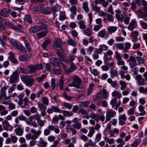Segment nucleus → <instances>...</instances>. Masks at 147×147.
<instances>
[{"label":"nucleus","mask_w":147,"mask_h":147,"mask_svg":"<svg viewBox=\"0 0 147 147\" xmlns=\"http://www.w3.org/2000/svg\"><path fill=\"white\" fill-rule=\"evenodd\" d=\"M113 51L110 50H109L104 53V57H106L107 58L108 57V56H109V58L111 59L112 57L111 56L113 55Z\"/></svg>","instance_id":"nucleus-52"},{"label":"nucleus","mask_w":147,"mask_h":147,"mask_svg":"<svg viewBox=\"0 0 147 147\" xmlns=\"http://www.w3.org/2000/svg\"><path fill=\"white\" fill-rule=\"evenodd\" d=\"M92 8L94 11H95L96 12H98L100 10V7H98L96 4L92 3L91 4Z\"/></svg>","instance_id":"nucleus-57"},{"label":"nucleus","mask_w":147,"mask_h":147,"mask_svg":"<svg viewBox=\"0 0 147 147\" xmlns=\"http://www.w3.org/2000/svg\"><path fill=\"white\" fill-rule=\"evenodd\" d=\"M78 23L80 28L82 29H84L85 28L86 26L85 25V23L84 21L82 20L78 22Z\"/></svg>","instance_id":"nucleus-54"},{"label":"nucleus","mask_w":147,"mask_h":147,"mask_svg":"<svg viewBox=\"0 0 147 147\" xmlns=\"http://www.w3.org/2000/svg\"><path fill=\"white\" fill-rule=\"evenodd\" d=\"M61 113H62L63 115L65 117H71L72 116L74 113L72 111H68L67 110H62L61 111Z\"/></svg>","instance_id":"nucleus-23"},{"label":"nucleus","mask_w":147,"mask_h":147,"mask_svg":"<svg viewBox=\"0 0 147 147\" xmlns=\"http://www.w3.org/2000/svg\"><path fill=\"white\" fill-rule=\"evenodd\" d=\"M67 43L74 47L77 45V42L72 39L71 38L67 40Z\"/></svg>","instance_id":"nucleus-37"},{"label":"nucleus","mask_w":147,"mask_h":147,"mask_svg":"<svg viewBox=\"0 0 147 147\" xmlns=\"http://www.w3.org/2000/svg\"><path fill=\"white\" fill-rule=\"evenodd\" d=\"M48 33L47 30H45L44 31H41L36 34V36L37 37L40 38L45 36Z\"/></svg>","instance_id":"nucleus-29"},{"label":"nucleus","mask_w":147,"mask_h":147,"mask_svg":"<svg viewBox=\"0 0 147 147\" xmlns=\"http://www.w3.org/2000/svg\"><path fill=\"white\" fill-rule=\"evenodd\" d=\"M119 83L121 86L120 87L121 90H125L126 89L127 86V84L126 83L122 80H120L119 81Z\"/></svg>","instance_id":"nucleus-44"},{"label":"nucleus","mask_w":147,"mask_h":147,"mask_svg":"<svg viewBox=\"0 0 147 147\" xmlns=\"http://www.w3.org/2000/svg\"><path fill=\"white\" fill-rule=\"evenodd\" d=\"M60 9V6L58 5H56L52 7L51 11L53 14H54L57 11H59Z\"/></svg>","instance_id":"nucleus-26"},{"label":"nucleus","mask_w":147,"mask_h":147,"mask_svg":"<svg viewBox=\"0 0 147 147\" xmlns=\"http://www.w3.org/2000/svg\"><path fill=\"white\" fill-rule=\"evenodd\" d=\"M110 104L112 105L113 108L115 107V110H117L118 107L120 106L121 103L120 101L118 102L116 98H115L112 99L110 101Z\"/></svg>","instance_id":"nucleus-9"},{"label":"nucleus","mask_w":147,"mask_h":147,"mask_svg":"<svg viewBox=\"0 0 147 147\" xmlns=\"http://www.w3.org/2000/svg\"><path fill=\"white\" fill-rule=\"evenodd\" d=\"M137 26V22L135 19L131 20L127 27L128 29L130 30H133Z\"/></svg>","instance_id":"nucleus-16"},{"label":"nucleus","mask_w":147,"mask_h":147,"mask_svg":"<svg viewBox=\"0 0 147 147\" xmlns=\"http://www.w3.org/2000/svg\"><path fill=\"white\" fill-rule=\"evenodd\" d=\"M62 59L65 63H68L74 60V56H70L68 59H65V57L64 56L63 57V58H62Z\"/></svg>","instance_id":"nucleus-34"},{"label":"nucleus","mask_w":147,"mask_h":147,"mask_svg":"<svg viewBox=\"0 0 147 147\" xmlns=\"http://www.w3.org/2000/svg\"><path fill=\"white\" fill-rule=\"evenodd\" d=\"M95 144H94L91 140H89L88 143H86L84 145V147H88L89 146H94Z\"/></svg>","instance_id":"nucleus-64"},{"label":"nucleus","mask_w":147,"mask_h":147,"mask_svg":"<svg viewBox=\"0 0 147 147\" xmlns=\"http://www.w3.org/2000/svg\"><path fill=\"white\" fill-rule=\"evenodd\" d=\"M112 95L113 97H116L117 98H120L121 97V94L117 90L114 91L112 93Z\"/></svg>","instance_id":"nucleus-38"},{"label":"nucleus","mask_w":147,"mask_h":147,"mask_svg":"<svg viewBox=\"0 0 147 147\" xmlns=\"http://www.w3.org/2000/svg\"><path fill=\"white\" fill-rule=\"evenodd\" d=\"M116 18L118 21L122 22L124 18V16L122 14L120 9H117L115 11Z\"/></svg>","instance_id":"nucleus-7"},{"label":"nucleus","mask_w":147,"mask_h":147,"mask_svg":"<svg viewBox=\"0 0 147 147\" xmlns=\"http://www.w3.org/2000/svg\"><path fill=\"white\" fill-rule=\"evenodd\" d=\"M38 106L39 109L40 111H41L40 115L42 117H44L46 115V111L47 109V107L45 105L42 103L38 102Z\"/></svg>","instance_id":"nucleus-6"},{"label":"nucleus","mask_w":147,"mask_h":147,"mask_svg":"<svg viewBox=\"0 0 147 147\" xmlns=\"http://www.w3.org/2000/svg\"><path fill=\"white\" fill-rule=\"evenodd\" d=\"M31 131L32 133L34 134L32 135L31 139L34 140L38 138V136L40 134L41 131L40 130H38L36 131L33 129H31Z\"/></svg>","instance_id":"nucleus-10"},{"label":"nucleus","mask_w":147,"mask_h":147,"mask_svg":"<svg viewBox=\"0 0 147 147\" xmlns=\"http://www.w3.org/2000/svg\"><path fill=\"white\" fill-rule=\"evenodd\" d=\"M50 62L52 64H60L61 60L58 58L53 57L51 59Z\"/></svg>","instance_id":"nucleus-30"},{"label":"nucleus","mask_w":147,"mask_h":147,"mask_svg":"<svg viewBox=\"0 0 147 147\" xmlns=\"http://www.w3.org/2000/svg\"><path fill=\"white\" fill-rule=\"evenodd\" d=\"M42 28L40 26H37L34 27H31L29 30L30 33H33L36 32L41 30Z\"/></svg>","instance_id":"nucleus-18"},{"label":"nucleus","mask_w":147,"mask_h":147,"mask_svg":"<svg viewBox=\"0 0 147 147\" xmlns=\"http://www.w3.org/2000/svg\"><path fill=\"white\" fill-rule=\"evenodd\" d=\"M139 90L140 93L147 94V87L144 88L142 86L140 87L139 88Z\"/></svg>","instance_id":"nucleus-59"},{"label":"nucleus","mask_w":147,"mask_h":147,"mask_svg":"<svg viewBox=\"0 0 147 147\" xmlns=\"http://www.w3.org/2000/svg\"><path fill=\"white\" fill-rule=\"evenodd\" d=\"M4 23L5 26H8L9 28L13 30L14 26L13 24L10 23L8 21L4 22Z\"/></svg>","instance_id":"nucleus-63"},{"label":"nucleus","mask_w":147,"mask_h":147,"mask_svg":"<svg viewBox=\"0 0 147 147\" xmlns=\"http://www.w3.org/2000/svg\"><path fill=\"white\" fill-rule=\"evenodd\" d=\"M21 79L26 86L29 87L31 86L35 81L33 78L28 75H22Z\"/></svg>","instance_id":"nucleus-2"},{"label":"nucleus","mask_w":147,"mask_h":147,"mask_svg":"<svg viewBox=\"0 0 147 147\" xmlns=\"http://www.w3.org/2000/svg\"><path fill=\"white\" fill-rule=\"evenodd\" d=\"M117 29V28L116 26H111L107 28L108 33H111L115 32Z\"/></svg>","instance_id":"nucleus-31"},{"label":"nucleus","mask_w":147,"mask_h":147,"mask_svg":"<svg viewBox=\"0 0 147 147\" xmlns=\"http://www.w3.org/2000/svg\"><path fill=\"white\" fill-rule=\"evenodd\" d=\"M13 30L14 31L18 32H24V27L20 24H18L16 26L14 25Z\"/></svg>","instance_id":"nucleus-12"},{"label":"nucleus","mask_w":147,"mask_h":147,"mask_svg":"<svg viewBox=\"0 0 147 147\" xmlns=\"http://www.w3.org/2000/svg\"><path fill=\"white\" fill-rule=\"evenodd\" d=\"M25 21L30 24H31L33 22L31 20V16L30 15L27 14L24 17Z\"/></svg>","instance_id":"nucleus-47"},{"label":"nucleus","mask_w":147,"mask_h":147,"mask_svg":"<svg viewBox=\"0 0 147 147\" xmlns=\"http://www.w3.org/2000/svg\"><path fill=\"white\" fill-rule=\"evenodd\" d=\"M16 135L19 136H22L23 133V129L20 127H17L14 130Z\"/></svg>","instance_id":"nucleus-28"},{"label":"nucleus","mask_w":147,"mask_h":147,"mask_svg":"<svg viewBox=\"0 0 147 147\" xmlns=\"http://www.w3.org/2000/svg\"><path fill=\"white\" fill-rule=\"evenodd\" d=\"M95 133V130H94V127H91L89 128V131L88 134V136L89 137L91 138L93 136Z\"/></svg>","instance_id":"nucleus-48"},{"label":"nucleus","mask_w":147,"mask_h":147,"mask_svg":"<svg viewBox=\"0 0 147 147\" xmlns=\"http://www.w3.org/2000/svg\"><path fill=\"white\" fill-rule=\"evenodd\" d=\"M22 39L24 42L25 46L28 51L30 52L31 51V49L28 41L25 38L22 37Z\"/></svg>","instance_id":"nucleus-25"},{"label":"nucleus","mask_w":147,"mask_h":147,"mask_svg":"<svg viewBox=\"0 0 147 147\" xmlns=\"http://www.w3.org/2000/svg\"><path fill=\"white\" fill-rule=\"evenodd\" d=\"M7 89V88L6 86H4L2 87L0 90V95H1L4 98H5L6 96V93L5 92V91Z\"/></svg>","instance_id":"nucleus-39"},{"label":"nucleus","mask_w":147,"mask_h":147,"mask_svg":"<svg viewBox=\"0 0 147 147\" xmlns=\"http://www.w3.org/2000/svg\"><path fill=\"white\" fill-rule=\"evenodd\" d=\"M41 100L43 104L46 106L48 105L49 102L48 98L47 97L43 96L41 98Z\"/></svg>","instance_id":"nucleus-49"},{"label":"nucleus","mask_w":147,"mask_h":147,"mask_svg":"<svg viewBox=\"0 0 147 147\" xmlns=\"http://www.w3.org/2000/svg\"><path fill=\"white\" fill-rule=\"evenodd\" d=\"M107 81L109 83L111 84V85L113 87L116 88L118 84L117 81H113L111 78L108 79Z\"/></svg>","instance_id":"nucleus-35"},{"label":"nucleus","mask_w":147,"mask_h":147,"mask_svg":"<svg viewBox=\"0 0 147 147\" xmlns=\"http://www.w3.org/2000/svg\"><path fill=\"white\" fill-rule=\"evenodd\" d=\"M142 5L143 6L137 10L138 13L140 17L147 22V1L145 0H141Z\"/></svg>","instance_id":"nucleus-1"},{"label":"nucleus","mask_w":147,"mask_h":147,"mask_svg":"<svg viewBox=\"0 0 147 147\" xmlns=\"http://www.w3.org/2000/svg\"><path fill=\"white\" fill-rule=\"evenodd\" d=\"M62 104H63V106L65 108L69 110L71 109L73 107V105L72 104H69L67 102H63Z\"/></svg>","instance_id":"nucleus-41"},{"label":"nucleus","mask_w":147,"mask_h":147,"mask_svg":"<svg viewBox=\"0 0 147 147\" xmlns=\"http://www.w3.org/2000/svg\"><path fill=\"white\" fill-rule=\"evenodd\" d=\"M59 65H52V70L53 71L54 73L56 75L60 74L62 72V70L59 68Z\"/></svg>","instance_id":"nucleus-15"},{"label":"nucleus","mask_w":147,"mask_h":147,"mask_svg":"<svg viewBox=\"0 0 147 147\" xmlns=\"http://www.w3.org/2000/svg\"><path fill=\"white\" fill-rule=\"evenodd\" d=\"M106 33V31L105 29L100 31L97 34V36L99 37L103 38L105 37Z\"/></svg>","instance_id":"nucleus-46"},{"label":"nucleus","mask_w":147,"mask_h":147,"mask_svg":"<svg viewBox=\"0 0 147 147\" xmlns=\"http://www.w3.org/2000/svg\"><path fill=\"white\" fill-rule=\"evenodd\" d=\"M59 19L61 20H64L66 19L65 13V11L60 12Z\"/></svg>","instance_id":"nucleus-56"},{"label":"nucleus","mask_w":147,"mask_h":147,"mask_svg":"<svg viewBox=\"0 0 147 147\" xmlns=\"http://www.w3.org/2000/svg\"><path fill=\"white\" fill-rule=\"evenodd\" d=\"M71 13L74 14H76L77 8L74 5L72 6L69 9Z\"/></svg>","instance_id":"nucleus-62"},{"label":"nucleus","mask_w":147,"mask_h":147,"mask_svg":"<svg viewBox=\"0 0 147 147\" xmlns=\"http://www.w3.org/2000/svg\"><path fill=\"white\" fill-rule=\"evenodd\" d=\"M63 43L61 40L60 39H57L55 40L53 42V47L54 48H60L61 47Z\"/></svg>","instance_id":"nucleus-17"},{"label":"nucleus","mask_w":147,"mask_h":147,"mask_svg":"<svg viewBox=\"0 0 147 147\" xmlns=\"http://www.w3.org/2000/svg\"><path fill=\"white\" fill-rule=\"evenodd\" d=\"M2 123L4 129L7 131H9V127L10 126V124L8 121L5 120L3 121Z\"/></svg>","instance_id":"nucleus-36"},{"label":"nucleus","mask_w":147,"mask_h":147,"mask_svg":"<svg viewBox=\"0 0 147 147\" xmlns=\"http://www.w3.org/2000/svg\"><path fill=\"white\" fill-rule=\"evenodd\" d=\"M42 13L45 14H49L51 13V12L49 10L48 7L44 8L42 10Z\"/></svg>","instance_id":"nucleus-55"},{"label":"nucleus","mask_w":147,"mask_h":147,"mask_svg":"<svg viewBox=\"0 0 147 147\" xmlns=\"http://www.w3.org/2000/svg\"><path fill=\"white\" fill-rule=\"evenodd\" d=\"M90 104V102L89 101H87L86 102L82 101L80 102L79 106L80 107H86Z\"/></svg>","instance_id":"nucleus-53"},{"label":"nucleus","mask_w":147,"mask_h":147,"mask_svg":"<svg viewBox=\"0 0 147 147\" xmlns=\"http://www.w3.org/2000/svg\"><path fill=\"white\" fill-rule=\"evenodd\" d=\"M10 41L12 45L18 49L22 45L20 42L14 40L13 39H11Z\"/></svg>","instance_id":"nucleus-24"},{"label":"nucleus","mask_w":147,"mask_h":147,"mask_svg":"<svg viewBox=\"0 0 147 147\" xmlns=\"http://www.w3.org/2000/svg\"><path fill=\"white\" fill-rule=\"evenodd\" d=\"M9 9L7 10L6 9L4 8L0 11V15L3 17H5L9 14Z\"/></svg>","instance_id":"nucleus-27"},{"label":"nucleus","mask_w":147,"mask_h":147,"mask_svg":"<svg viewBox=\"0 0 147 147\" xmlns=\"http://www.w3.org/2000/svg\"><path fill=\"white\" fill-rule=\"evenodd\" d=\"M63 67L64 68L66 71L67 74H69L71 72L74 71L77 68V67L75 65H71L69 69H67L65 68V65H62Z\"/></svg>","instance_id":"nucleus-20"},{"label":"nucleus","mask_w":147,"mask_h":147,"mask_svg":"<svg viewBox=\"0 0 147 147\" xmlns=\"http://www.w3.org/2000/svg\"><path fill=\"white\" fill-rule=\"evenodd\" d=\"M139 35V32L137 31H132L131 34V36L132 37V41L133 42H137L138 41V36Z\"/></svg>","instance_id":"nucleus-13"},{"label":"nucleus","mask_w":147,"mask_h":147,"mask_svg":"<svg viewBox=\"0 0 147 147\" xmlns=\"http://www.w3.org/2000/svg\"><path fill=\"white\" fill-rule=\"evenodd\" d=\"M91 118L94 119L97 122L99 121L100 115L98 114H95L94 113H92L90 114Z\"/></svg>","instance_id":"nucleus-33"},{"label":"nucleus","mask_w":147,"mask_h":147,"mask_svg":"<svg viewBox=\"0 0 147 147\" xmlns=\"http://www.w3.org/2000/svg\"><path fill=\"white\" fill-rule=\"evenodd\" d=\"M141 141V139L140 138L137 139L134 142L131 144L132 147H136L139 144Z\"/></svg>","instance_id":"nucleus-60"},{"label":"nucleus","mask_w":147,"mask_h":147,"mask_svg":"<svg viewBox=\"0 0 147 147\" xmlns=\"http://www.w3.org/2000/svg\"><path fill=\"white\" fill-rule=\"evenodd\" d=\"M126 119L127 117L125 114H123L120 115L119 117V124L122 125H124L126 123Z\"/></svg>","instance_id":"nucleus-14"},{"label":"nucleus","mask_w":147,"mask_h":147,"mask_svg":"<svg viewBox=\"0 0 147 147\" xmlns=\"http://www.w3.org/2000/svg\"><path fill=\"white\" fill-rule=\"evenodd\" d=\"M116 112L113 111H108L106 113V122L110 120L111 118L113 117Z\"/></svg>","instance_id":"nucleus-11"},{"label":"nucleus","mask_w":147,"mask_h":147,"mask_svg":"<svg viewBox=\"0 0 147 147\" xmlns=\"http://www.w3.org/2000/svg\"><path fill=\"white\" fill-rule=\"evenodd\" d=\"M116 141L117 143H119V144H118L117 146H116L115 145H113L110 147H123V146L125 144L124 141L121 138H119L116 140Z\"/></svg>","instance_id":"nucleus-19"},{"label":"nucleus","mask_w":147,"mask_h":147,"mask_svg":"<svg viewBox=\"0 0 147 147\" xmlns=\"http://www.w3.org/2000/svg\"><path fill=\"white\" fill-rule=\"evenodd\" d=\"M107 17V19H108V20L109 22H113L114 20V18L113 16L111 14H109V13L107 14L106 16Z\"/></svg>","instance_id":"nucleus-50"},{"label":"nucleus","mask_w":147,"mask_h":147,"mask_svg":"<svg viewBox=\"0 0 147 147\" xmlns=\"http://www.w3.org/2000/svg\"><path fill=\"white\" fill-rule=\"evenodd\" d=\"M5 109V106L0 105V114L1 116L6 115L8 113V111Z\"/></svg>","instance_id":"nucleus-21"},{"label":"nucleus","mask_w":147,"mask_h":147,"mask_svg":"<svg viewBox=\"0 0 147 147\" xmlns=\"http://www.w3.org/2000/svg\"><path fill=\"white\" fill-rule=\"evenodd\" d=\"M82 8L86 12H88L89 9L88 8V3L87 1H85L83 3Z\"/></svg>","instance_id":"nucleus-51"},{"label":"nucleus","mask_w":147,"mask_h":147,"mask_svg":"<svg viewBox=\"0 0 147 147\" xmlns=\"http://www.w3.org/2000/svg\"><path fill=\"white\" fill-rule=\"evenodd\" d=\"M83 33L86 36H90L92 34V29L89 28H86L83 30Z\"/></svg>","instance_id":"nucleus-40"},{"label":"nucleus","mask_w":147,"mask_h":147,"mask_svg":"<svg viewBox=\"0 0 147 147\" xmlns=\"http://www.w3.org/2000/svg\"><path fill=\"white\" fill-rule=\"evenodd\" d=\"M73 82L75 85L76 88L78 89H82L83 88L82 81L81 80L77 75H75L73 77Z\"/></svg>","instance_id":"nucleus-4"},{"label":"nucleus","mask_w":147,"mask_h":147,"mask_svg":"<svg viewBox=\"0 0 147 147\" xmlns=\"http://www.w3.org/2000/svg\"><path fill=\"white\" fill-rule=\"evenodd\" d=\"M135 79L139 86L144 85L146 83L144 80V78L141 75H137L135 76Z\"/></svg>","instance_id":"nucleus-8"},{"label":"nucleus","mask_w":147,"mask_h":147,"mask_svg":"<svg viewBox=\"0 0 147 147\" xmlns=\"http://www.w3.org/2000/svg\"><path fill=\"white\" fill-rule=\"evenodd\" d=\"M145 107L142 105H140L138 107V109L141 113L139 114L140 115H144L146 114V111L144 110Z\"/></svg>","instance_id":"nucleus-42"},{"label":"nucleus","mask_w":147,"mask_h":147,"mask_svg":"<svg viewBox=\"0 0 147 147\" xmlns=\"http://www.w3.org/2000/svg\"><path fill=\"white\" fill-rule=\"evenodd\" d=\"M19 73L17 71H16L13 72L10 76L9 82L10 84L17 83L19 81Z\"/></svg>","instance_id":"nucleus-5"},{"label":"nucleus","mask_w":147,"mask_h":147,"mask_svg":"<svg viewBox=\"0 0 147 147\" xmlns=\"http://www.w3.org/2000/svg\"><path fill=\"white\" fill-rule=\"evenodd\" d=\"M28 67L29 68V72L30 74H32L35 72L37 69V68L36 65H30L28 66Z\"/></svg>","instance_id":"nucleus-32"},{"label":"nucleus","mask_w":147,"mask_h":147,"mask_svg":"<svg viewBox=\"0 0 147 147\" xmlns=\"http://www.w3.org/2000/svg\"><path fill=\"white\" fill-rule=\"evenodd\" d=\"M31 55H30V56H27V55H23L20 56L19 57V60L20 61H23L27 60L28 58L31 56Z\"/></svg>","instance_id":"nucleus-43"},{"label":"nucleus","mask_w":147,"mask_h":147,"mask_svg":"<svg viewBox=\"0 0 147 147\" xmlns=\"http://www.w3.org/2000/svg\"><path fill=\"white\" fill-rule=\"evenodd\" d=\"M82 127L81 124L80 123H78L73 124L72 125H70L66 127V130L69 131H70L72 132L74 135H76L77 133L76 130L75 128L79 129Z\"/></svg>","instance_id":"nucleus-3"},{"label":"nucleus","mask_w":147,"mask_h":147,"mask_svg":"<svg viewBox=\"0 0 147 147\" xmlns=\"http://www.w3.org/2000/svg\"><path fill=\"white\" fill-rule=\"evenodd\" d=\"M140 23L142 28L144 29H147V23L143 20H140Z\"/></svg>","instance_id":"nucleus-58"},{"label":"nucleus","mask_w":147,"mask_h":147,"mask_svg":"<svg viewBox=\"0 0 147 147\" xmlns=\"http://www.w3.org/2000/svg\"><path fill=\"white\" fill-rule=\"evenodd\" d=\"M47 142L44 140L42 138L39 139V141L38 142L37 145L38 147H46L47 145Z\"/></svg>","instance_id":"nucleus-22"},{"label":"nucleus","mask_w":147,"mask_h":147,"mask_svg":"<svg viewBox=\"0 0 147 147\" xmlns=\"http://www.w3.org/2000/svg\"><path fill=\"white\" fill-rule=\"evenodd\" d=\"M63 97L67 100L70 101L73 99L72 96L67 95L65 92H63Z\"/></svg>","instance_id":"nucleus-61"},{"label":"nucleus","mask_w":147,"mask_h":147,"mask_svg":"<svg viewBox=\"0 0 147 147\" xmlns=\"http://www.w3.org/2000/svg\"><path fill=\"white\" fill-rule=\"evenodd\" d=\"M125 47L123 50L124 53H126L128 51V50L130 49V47L131 46V44L129 42H126L124 44Z\"/></svg>","instance_id":"nucleus-45"}]
</instances>
